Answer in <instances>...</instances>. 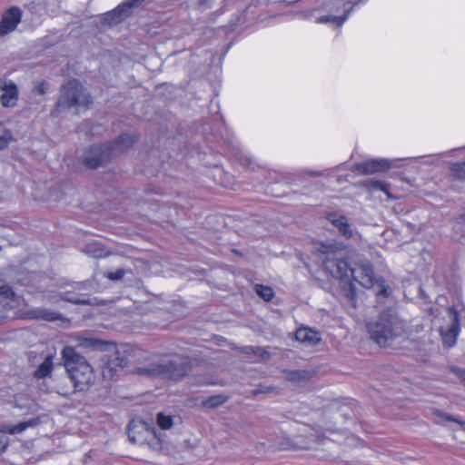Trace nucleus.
<instances>
[{"instance_id":"obj_1","label":"nucleus","mask_w":465,"mask_h":465,"mask_svg":"<svg viewBox=\"0 0 465 465\" xmlns=\"http://www.w3.org/2000/svg\"><path fill=\"white\" fill-rule=\"evenodd\" d=\"M322 261L325 271L333 278L340 280L353 278L364 288H371L375 283V277L371 265L367 262L351 267L346 261L347 245L338 240L322 242L316 247Z\"/></svg>"},{"instance_id":"obj_2","label":"nucleus","mask_w":465,"mask_h":465,"mask_svg":"<svg viewBox=\"0 0 465 465\" xmlns=\"http://www.w3.org/2000/svg\"><path fill=\"white\" fill-rule=\"evenodd\" d=\"M371 338L381 347H391L404 329L403 322L398 318L392 309L383 312L379 319L368 323Z\"/></svg>"},{"instance_id":"obj_3","label":"nucleus","mask_w":465,"mask_h":465,"mask_svg":"<svg viewBox=\"0 0 465 465\" xmlns=\"http://www.w3.org/2000/svg\"><path fill=\"white\" fill-rule=\"evenodd\" d=\"M62 359L66 371L77 391H84L94 381L92 366L77 353L73 346H65L62 351Z\"/></svg>"},{"instance_id":"obj_4","label":"nucleus","mask_w":465,"mask_h":465,"mask_svg":"<svg viewBox=\"0 0 465 465\" xmlns=\"http://www.w3.org/2000/svg\"><path fill=\"white\" fill-rule=\"evenodd\" d=\"M188 371V359L180 355L165 356L137 369V372L141 375L171 380H179Z\"/></svg>"},{"instance_id":"obj_5","label":"nucleus","mask_w":465,"mask_h":465,"mask_svg":"<svg viewBox=\"0 0 465 465\" xmlns=\"http://www.w3.org/2000/svg\"><path fill=\"white\" fill-rule=\"evenodd\" d=\"M134 143L135 139L133 135L123 134L112 144L92 147L89 154L84 158V163L90 168H96L111 159L114 153L128 149Z\"/></svg>"},{"instance_id":"obj_6","label":"nucleus","mask_w":465,"mask_h":465,"mask_svg":"<svg viewBox=\"0 0 465 465\" xmlns=\"http://www.w3.org/2000/svg\"><path fill=\"white\" fill-rule=\"evenodd\" d=\"M92 103L91 97L77 80H71L62 87L58 100L59 107H75L77 111L86 108Z\"/></svg>"},{"instance_id":"obj_7","label":"nucleus","mask_w":465,"mask_h":465,"mask_svg":"<svg viewBox=\"0 0 465 465\" xmlns=\"http://www.w3.org/2000/svg\"><path fill=\"white\" fill-rule=\"evenodd\" d=\"M410 158H373L354 165L353 171L361 174H373L376 173L386 172L393 168H401Z\"/></svg>"},{"instance_id":"obj_8","label":"nucleus","mask_w":465,"mask_h":465,"mask_svg":"<svg viewBox=\"0 0 465 465\" xmlns=\"http://www.w3.org/2000/svg\"><path fill=\"white\" fill-rule=\"evenodd\" d=\"M445 323L440 326V333L443 343L447 347H452L456 343L460 332V320L458 312L450 307L444 319Z\"/></svg>"},{"instance_id":"obj_9","label":"nucleus","mask_w":465,"mask_h":465,"mask_svg":"<svg viewBox=\"0 0 465 465\" xmlns=\"http://www.w3.org/2000/svg\"><path fill=\"white\" fill-rule=\"evenodd\" d=\"M143 0H126L113 11L104 15V23L113 25L120 23L124 18L128 17L133 8L137 7Z\"/></svg>"},{"instance_id":"obj_10","label":"nucleus","mask_w":465,"mask_h":465,"mask_svg":"<svg viewBox=\"0 0 465 465\" xmlns=\"http://www.w3.org/2000/svg\"><path fill=\"white\" fill-rule=\"evenodd\" d=\"M22 18V11L19 7L8 8L2 16L0 23V35H5L14 31Z\"/></svg>"},{"instance_id":"obj_11","label":"nucleus","mask_w":465,"mask_h":465,"mask_svg":"<svg viewBox=\"0 0 465 465\" xmlns=\"http://www.w3.org/2000/svg\"><path fill=\"white\" fill-rule=\"evenodd\" d=\"M1 103L5 107H13L18 99V90L15 84L10 80H5L1 84Z\"/></svg>"},{"instance_id":"obj_12","label":"nucleus","mask_w":465,"mask_h":465,"mask_svg":"<svg viewBox=\"0 0 465 465\" xmlns=\"http://www.w3.org/2000/svg\"><path fill=\"white\" fill-rule=\"evenodd\" d=\"M328 221L332 223L339 231V232L350 239L353 237V230L351 227V224L348 223V220L337 213H330L327 217Z\"/></svg>"},{"instance_id":"obj_13","label":"nucleus","mask_w":465,"mask_h":465,"mask_svg":"<svg viewBox=\"0 0 465 465\" xmlns=\"http://www.w3.org/2000/svg\"><path fill=\"white\" fill-rule=\"evenodd\" d=\"M123 352H124V351L120 349L115 350L114 354L111 356V359L109 360L108 365L103 370L104 376H112L113 372L116 371L118 367L123 368L127 364L128 361L126 357L123 355Z\"/></svg>"},{"instance_id":"obj_14","label":"nucleus","mask_w":465,"mask_h":465,"mask_svg":"<svg viewBox=\"0 0 465 465\" xmlns=\"http://www.w3.org/2000/svg\"><path fill=\"white\" fill-rule=\"evenodd\" d=\"M40 422L39 418H32L29 420L20 422L16 425L4 424L0 427V431L8 434H19L30 427H35Z\"/></svg>"},{"instance_id":"obj_15","label":"nucleus","mask_w":465,"mask_h":465,"mask_svg":"<svg viewBox=\"0 0 465 465\" xmlns=\"http://www.w3.org/2000/svg\"><path fill=\"white\" fill-rule=\"evenodd\" d=\"M364 187L370 193L382 192L387 199H393V196L390 193V184L377 179H369L364 182Z\"/></svg>"},{"instance_id":"obj_16","label":"nucleus","mask_w":465,"mask_h":465,"mask_svg":"<svg viewBox=\"0 0 465 465\" xmlns=\"http://www.w3.org/2000/svg\"><path fill=\"white\" fill-rule=\"evenodd\" d=\"M295 338L298 341L308 344H316L321 341L320 333L309 328L298 329Z\"/></svg>"},{"instance_id":"obj_17","label":"nucleus","mask_w":465,"mask_h":465,"mask_svg":"<svg viewBox=\"0 0 465 465\" xmlns=\"http://www.w3.org/2000/svg\"><path fill=\"white\" fill-rule=\"evenodd\" d=\"M0 303L6 309H13L17 305L15 293L9 286L0 287Z\"/></svg>"},{"instance_id":"obj_18","label":"nucleus","mask_w":465,"mask_h":465,"mask_svg":"<svg viewBox=\"0 0 465 465\" xmlns=\"http://www.w3.org/2000/svg\"><path fill=\"white\" fill-rule=\"evenodd\" d=\"M54 368V356L48 355L35 371V377L38 379L47 377Z\"/></svg>"},{"instance_id":"obj_19","label":"nucleus","mask_w":465,"mask_h":465,"mask_svg":"<svg viewBox=\"0 0 465 465\" xmlns=\"http://www.w3.org/2000/svg\"><path fill=\"white\" fill-rule=\"evenodd\" d=\"M31 317L37 320L54 322L59 320L60 314L47 309H36L31 312Z\"/></svg>"},{"instance_id":"obj_20","label":"nucleus","mask_w":465,"mask_h":465,"mask_svg":"<svg viewBox=\"0 0 465 465\" xmlns=\"http://www.w3.org/2000/svg\"><path fill=\"white\" fill-rule=\"evenodd\" d=\"M350 11L351 10H346L342 16L332 15H322V16L318 17L316 19V22L320 23V24L331 23V24H334L337 26H341L346 21V19L348 18Z\"/></svg>"},{"instance_id":"obj_21","label":"nucleus","mask_w":465,"mask_h":465,"mask_svg":"<svg viewBox=\"0 0 465 465\" xmlns=\"http://www.w3.org/2000/svg\"><path fill=\"white\" fill-rule=\"evenodd\" d=\"M227 401V397L223 394L211 396L203 401V406L208 409L216 408Z\"/></svg>"},{"instance_id":"obj_22","label":"nucleus","mask_w":465,"mask_h":465,"mask_svg":"<svg viewBox=\"0 0 465 465\" xmlns=\"http://www.w3.org/2000/svg\"><path fill=\"white\" fill-rule=\"evenodd\" d=\"M257 294L265 301H271L273 297V290L269 286L256 285L255 287Z\"/></svg>"},{"instance_id":"obj_23","label":"nucleus","mask_w":465,"mask_h":465,"mask_svg":"<svg viewBox=\"0 0 465 465\" xmlns=\"http://www.w3.org/2000/svg\"><path fill=\"white\" fill-rule=\"evenodd\" d=\"M157 424L163 430H169L173 424V418L160 412L157 414Z\"/></svg>"},{"instance_id":"obj_24","label":"nucleus","mask_w":465,"mask_h":465,"mask_svg":"<svg viewBox=\"0 0 465 465\" xmlns=\"http://www.w3.org/2000/svg\"><path fill=\"white\" fill-rule=\"evenodd\" d=\"M74 341H76L77 346L83 348H96L99 344L98 341L84 337H76Z\"/></svg>"},{"instance_id":"obj_25","label":"nucleus","mask_w":465,"mask_h":465,"mask_svg":"<svg viewBox=\"0 0 465 465\" xmlns=\"http://www.w3.org/2000/svg\"><path fill=\"white\" fill-rule=\"evenodd\" d=\"M11 139L10 133L5 129L4 124L0 123V150L5 148Z\"/></svg>"},{"instance_id":"obj_26","label":"nucleus","mask_w":465,"mask_h":465,"mask_svg":"<svg viewBox=\"0 0 465 465\" xmlns=\"http://www.w3.org/2000/svg\"><path fill=\"white\" fill-rule=\"evenodd\" d=\"M434 416L437 418V421L440 423H443L445 421H455L460 422L457 419L452 418L450 415H448L439 410L433 411Z\"/></svg>"},{"instance_id":"obj_27","label":"nucleus","mask_w":465,"mask_h":465,"mask_svg":"<svg viewBox=\"0 0 465 465\" xmlns=\"http://www.w3.org/2000/svg\"><path fill=\"white\" fill-rule=\"evenodd\" d=\"M62 298L67 302H73V303H87L88 301L86 299H81L75 297L74 294L70 292H64L62 296Z\"/></svg>"},{"instance_id":"obj_28","label":"nucleus","mask_w":465,"mask_h":465,"mask_svg":"<svg viewBox=\"0 0 465 465\" xmlns=\"http://www.w3.org/2000/svg\"><path fill=\"white\" fill-rule=\"evenodd\" d=\"M452 170L457 172L461 178L465 179V162L453 163Z\"/></svg>"},{"instance_id":"obj_29","label":"nucleus","mask_w":465,"mask_h":465,"mask_svg":"<svg viewBox=\"0 0 465 465\" xmlns=\"http://www.w3.org/2000/svg\"><path fill=\"white\" fill-rule=\"evenodd\" d=\"M124 270L123 269H117L115 272H109L107 274V278L112 281H117L124 277Z\"/></svg>"},{"instance_id":"obj_30","label":"nucleus","mask_w":465,"mask_h":465,"mask_svg":"<svg viewBox=\"0 0 465 465\" xmlns=\"http://www.w3.org/2000/svg\"><path fill=\"white\" fill-rule=\"evenodd\" d=\"M377 294H378V296L388 297L391 294V292L386 286L381 284V285H379V291H378Z\"/></svg>"},{"instance_id":"obj_31","label":"nucleus","mask_w":465,"mask_h":465,"mask_svg":"<svg viewBox=\"0 0 465 465\" xmlns=\"http://www.w3.org/2000/svg\"><path fill=\"white\" fill-rule=\"evenodd\" d=\"M8 444L7 437L5 435H0V452L6 449Z\"/></svg>"},{"instance_id":"obj_32","label":"nucleus","mask_w":465,"mask_h":465,"mask_svg":"<svg viewBox=\"0 0 465 465\" xmlns=\"http://www.w3.org/2000/svg\"><path fill=\"white\" fill-rule=\"evenodd\" d=\"M439 160V155H430L429 156V159L424 161L423 163H428V164H433L435 163L437 161Z\"/></svg>"},{"instance_id":"obj_33","label":"nucleus","mask_w":465,"mask_h":465,"mask_svg":"<svg viewBox=\"0 0 465 465\" xmlns=\"http://www.w3.org/2000/svg\"><path fill=\"white\" fill-rule=\"evenodd\" d=\"M37 90H38V92H39L40 94H44V87H43V84L39 85V86L37 87Z\"/></svg>"}]
</instances>
